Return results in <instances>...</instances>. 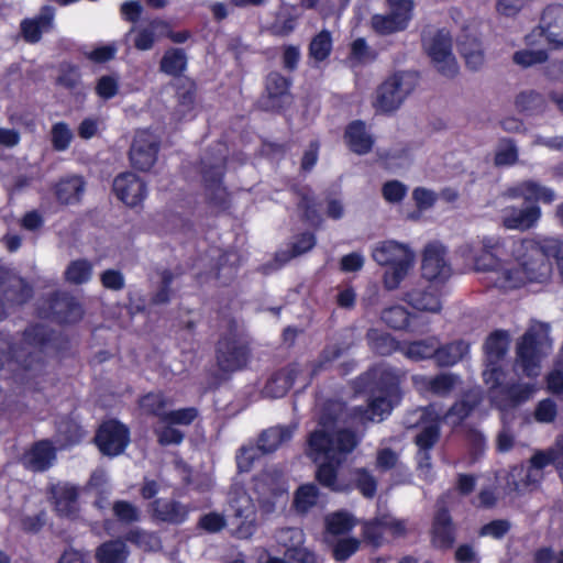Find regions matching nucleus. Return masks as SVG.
I'll return each instance as SVG.
<instances>
[{
	"label": "nucleus",
	"instance_id": "16",
	"mask_svg": "<svg viewBox=\"0 0 563 563\" xmlns=\"http://www.w3.org/2000/svg\"><path fill=\"white\" fill-rule=\"evenodd\" d=\"M115 196L126 206H139L146 197L145 183L133 173H123L113 181Z\"/></svg>",
	"mask_w": 563,
	"mask_h": 563
},
{
	"label": "nucleus",
	"instance_id": "24",
	"mask_svg": "<svg viewBox=\"0 0 563 563\" xmlns=\"http://www.w3.org/2000/svg\"><path fill=\"white\" fill-rule=\"evenodd\" d=\"M55 460V448L47 441H41L26 451L22 457L23 465L34 472L45 471Z\"/></svg>",
	"mask_w": 563,
	"mask_h": 563
},
{
	"label": "nucleus",
	"instance_id": "15",
	"mask_svg": "<svg viewBox=\"0 0 563 563\" xmlns=\"http://www.w3.org/2000/svg\"><path fill=\"white\" fill-rule=\"evenodd\" d=\"M48 495L54 510L60 517L75 518L77 516L79 490L76 486L63 482L51 484Z\"/></svg>",
	"mask_w": 563,
	"mask_h": 563
},
{
	"label": "nucleus",
	"instance_id": "22",
	"mask_svg": "<svg viewBox=\"0 0 563 563\" xmlns=\"http://www.w3.org/2000/svg\"><path fill=\"white\" fill-rule=\"evenodd\" d=\"M509 198H523L526 201L551 203L555 199V192L537 181L527 180L515 185L507 189L506 194Z\"/></svg>",
	"mask_w": 563,
	"mask_h": 563
},
{
	"label": "nucleus",
	"instance_id": "12",
	"mask_svg": "<svg viewBox=\"0 0 563 563\" xmlns=\"http://www.w3.org/2000/svg\"><path fill=\"white\" fill-rule=\"evenodd\" d=\"M276 542L284 549L285 555L296 563H317L314 553L303 547L305 534L298 528H285L279 530Z\"/></svg>",
	"mask_w": 563,
	"mask_h": 563
},
{
	"label": "nucleus",
	"instance_id": "34",
	"mask_svg": "<svg viewBox=\"0 0 563 563\" xmlns=\"http://www.w3.org/2000/svg\"><path fill=\"white\" fill-rule=\"evenodd\" d=\"M289 81L277 73L268 75L266 80V91L272 100L273 108H279L282 102L289 99L288 96Z\"/></svg>",
	"mask_w": 563,
	"mask_h": 563
},
{
	"label": "nucleus",
	"instance_id": "2",
	"mask_svg": "<svg viewBox=\"0 0 563 563\" xmlns=\"http://www.w3.org/2000/svg\"><path fill=\"white\" fill-rule=\"evenodd\" d=\"M355 435L349 431H330L325 424L313 431L308 439L307 454L319 464L318 481L335 492H344L349 484L338 478V467L356 446Z\"/></svg>",
	"mask_w": 563,
	"mask_h": 563
},
{
	"label": "nucleus",
	"instance_id": "11",
	"mask_svg": "<svg viewBox=\"0 0 563 563\" xmlns=\"http://www.w3.org/2000/svg\"><path fill=\"white\" fill-rule=\"evenodd\" d=\"M230 506L235 517L241 519L235 533L239 538H250L255 532V504L252 497L238 484L230 493Z\"/></svg>",
	"mask_w": 563,
	"mask_h": 563
},
{
	"label": "nucleus",
	"instance_id": "19",
	"mask_svg": "<svg viewBox=\"0 0 563 563\" xmlns=\"http://www.w3.org/2000/svg\"><path fill=\"white\" fill-rule=\"evenodd\" d=\"M249 353L245 345L236 339H224L219 342L218 364L224 372L242 368L247 362Z\"/></svg>",
	"mask_w": 563,
	"mask_h": 563
},
{
	"label": "nucleus",
	"instance_id": "43",
	"mask_svg": "<svg viewBox=\"0 0 563 563\" xmlns=\"http://www.w3.org/2000/svg\"><path fill=\"white\" fill-rule=\"evenodd\" d=\"M186 67V56L180 49H168L161 62V70L167 75L177 76Z\"/></svg>",
	"mask_w": 563,
	"mask_h": 563
},
{
	"label": "nucleus",
	"instance_id": "5",
	"mask_svg": "<svg viewBox=\"0 0 563 563\" xmlns=\"http://www.w3.org/2000/svg\"><path fill=\"white\" fill-rule=\"evenodd\" d=\"M549 327L544 323H534L522 336L517 346L516 368L521 369L528 377H536L541 369V360L551 347Z\"/></svg>",
	"mask_w": 563,
	"mask_h": 563
},
{
	"label": "nucleus",
	"instance_id": "21",
	"mask_svg": "<svg viewBox=\"0 0 563 563\" xmlns=\"http://www.w3.org/2000/svg\"><path fill=\"white\" fill-rule=\"evenodd\" d=\"M539 29L545 40L554 45H563V5H549L544 9Z\"/></svg>",
	"mask_w": 563,
	"mask_h": 563
},
{
	"label": "nucleus",
	"instance_id": "38",
	"mask_svg": "<svg viewBox=\"0 0 563 563\" xmlns=\"http://www.w3.org/2000/svg\"><path fill=\"white\" fill-rule=\"evenodd\" d=\"M93 265L87 260L71 261L65 269L66 282L74 285L88 283L92 277Z\"/></svg>",
	"mask_w": 563,
	"mask_h": 563
},
{
	"label": "nucleus",
	"instance_id": "55",
	"mask_svg": "<svg viewBox=\"0 0 563 563\" xmlns=\"http://www.w3.org/2000/svg\"><path fill=\"white\" fill-rule=\"evenodd\" d=\"M385 323L394 329H402L408 324L409 313L401 306L391 307L383 312Z\"/></svg>",
	"mask_w": 563,
	"mask_h": 563
},
{
	"label": "nucleus",
	"instance_id": "52",
	"mask_svg": "<svg viewBox=\"0 0 563 563\" xmlns=\"http://www.w3.org/2000/svg\"><path fill=\"white\" fill-rule=\"evenodd\" d=\"M119 91V77L114 75L101 76L96 84V93L103 100L113 98Z\"/></svg>",
	"mask_w": 563,
	"mask_h": 563
},
{
	"label": "nucleus",
	"instance_id": "13",
	"mask_svg": "<svg viewBox=\"0 0 563 563\" xmlns=\"http://www.w3.org/2000/svg\"><path fill=\"white\" fill-rule=\"evenodd\" d=\"M422 276L429 280H444L451 275L445 247L438 243H429L422 254Z\"/></svg>",
	"mask_w": 563,
	"mask_h": 563
},
{
	"label": "nucleus",
	"instance_id": "48",
	"mask_svg": "<svg viewBox=\"0 0 563 563\" xmlns=\"http://www.w3.org/2000/svg\"><path fill=\"white\" fill-rule=\"evenodd\" d=\"M155 433L163 445L179 444L184 439V433L170 422L164 421V417L158 420Z\"/></svg>",
	"mask_w": 563,
	"mask_h": 563
},
{
	"label": "nucleus",
	"instance_id": "18",
	"mask_svg": "<svg viewBox=\"0 0 563 563\" xmlns=\"http://www.w3.org/2000/svg\"><path fill=\"white\" fill-rule=\"evenodd\" d=\"M541 218V209L538 206L517 208L509 206L501 211V224L507 230L526 231L533 228Z\"/></svg>",
	"mask_w": 563,
	"mask_h": 563
},
{
	"label": "nucleus",
	"instance_id": "40",
	"mask_svg": "<svg viewBox=\"0 0 563 563\" xmlns=\"http://www.w3.org/2000/svg\"><path fill=\"white\" fill-rule=\"evenodd\" d=\"M468 353V344L459 341L440 347L438 344L437 362L441 366H451L461 361Z\"/></svg>",
	"mask_w": 563,
	"mask_h": 563
},
{
	"label": "nucleus",
	"instance_id": "49",
	"mask_svg": "<svg viewBox=\"0 0 563 563\" xmlns=\"http://www.w3.org/2000/svg\"><path fill=\"white\" fill-rule=\"evenodd\" d=\"M461 53L465 58L467 66L472 69H478L484 64V54L479 42L473 38L470 43H460Z\"/></svg>",
	"mask_w": 563,
	"mask_h": 563
},
{
	"label": "nucleus",
	"instance_id": "25",
	"mask_svg": "<svg viewBox=\"0 0 563 563\" xmlns=\"http://www.w3.org/2000/svg\"><path fill=\"white\" fill-rule=\"evenodd\" d=\"M151 511L156 519L177 525L187 519L190 508L179 501L156 499L151 505Z\"/></svg>",
	"mask_w": 563,
	"mask_h": 563
},
{
	"label": "nucleus",
	"instance_id": "50",
	"mask_svg": "<svg viewBox=\"0 0 563 563\" xmlns=\"http://www.w3.org/2000/svg\"><path fill=\"white\" fill-rule=\"evenodd\" d=\"M385 532L387 531L386 527L382 525V517L365 522L363 528L364 540L376 548L384 543Z\"/></svg>",
	"mask_w": 563,
	"mask_h": 563
},
{
	"label": "nucleus",
	"instance_id": "28",
	"mask_svg": "<svg viewBox=\"0 0 563 563\" xmlns=\"http://www.w3.org/2000/svg\"><path fill=\"white\" fill-rule=\"evenodd\" d=\"M415 386L420 390H431L438 395H446L460 385V379L453 374H441L434 378L415 376Z\"/></svg>",
	"mask_w": 563,
	"mask_h": 563
},
{
	"label": "nucleus",
	"instance_id": "57",
	"mask_svg": "<svg viewBox=\"0 0 563 563\" xmlns=\"http://www.w3.org/2000/svg\"><path fill=\"white\" fill-rule=\"evenodd\" d=\"M197 409L194 407H189L166 412L163 417L164 421L170 422L176 427L190 424L197 418Z\"/></svg>",
	"mask_w": 563,
	"mask_h": 563
},
{
	"label": "nucleus",
	"instance_id": "33",
	"mask_svg": "<svg viewBox=\"0 0 563 563\" xmlns=\"http://www.w3.org/2000/svg\"><path fill=\"white\" fill-rule=\"evenodd\" d=\"M4 275L5 273L0 269V287L4 289L8 300L21 303L31 296V288L22 279L15 276L4 279Z\"/></svg>",
	"mask_w": 563,
	"mask_h": 563
},
{
	"label": "nucleus",
	"instance_id": "6",
	"mask_svg": "<svg viewBox=\"0 0 563 563\" xmlns=\"http://www.w3.org/2000/svg\"><path fill=\"white\" fill-rule=\"evenodd\" d=\"M419 85L415 71H397L389 75L376 89L372 106L377 112L391 113L398 110Z\"/></svg>",
	"mask_w": 563,
	"mask_h": 563
},
{
	"label": "nucleus",
	"instance_id": "4",
	"mask_svg": "<svg viewBox=\"0 0 563 563\" xmlns=\"http://www.w3.org/2000/svg\"><path fill=\"white\" fill-rule=\"evenodd\" d=\"M373 260L380 266H386L383 275L384 287L397 289L415 266L416 255L406 244L394 240L376 243L372 249Z\"/></svg>",
	"mask_w": 563,
	"mask_h": 563
},
{
	"label": "nucleus",
	"instance_id": "35",
	"mask_svg": "<svg viewBox=\"0 0 563 563\" xmlns=\"http://www.w3.org/2000/svg\"><path fill=\"white\" fill-rule=\"evenodd\" d=\"M295 380V369L282 371L275 374L265 385L264 394L267 397L279 398L286 395Z\"/></svg>",
	"mask_w": 563,
	"mask_h": 563
},
{
	"label": "nucleus",
	"instance_id": "58",
	"mask_svg": "<svg viewBox=\"0 0 563 563\" xmlns=\"http://www.w3.org/2000/svg\"><path fill=\"white\" fill-rule=\"evenodd\" d=\"M407 187L398 180H389L383 185L382 195L389 203L400 202L407 195Z\"/></svg>",
	"mask_w": 563,
	"mask_h": 563
},
{
	"label": "nucleus",
	"instance_id": "32",
	"mask_svg": "<svg viewBox=\"0 0 563 563\" xmlns=\"http://www.w3.org/2000/svg\"><path fill=\"white\" fill-rule=\"evenodd\" d=\"M408 23L404 15L393 12L376 14L372 18L373 30L383 35L400 32L408 26Z\"/></svg>",
	"mask_w": 563,
	"mask_h": 563
},
{
	"label": "nucleus",
	"instance_id": "56",
	"mask_svg": "<svg viewBox=\"0 0 563 563\" xmlns=\"http://www.w3.org/2000/svg\"><path fill=\"white\" fill-rule=\"evenodd\" d=\"M54 309L62 322H75L82 316L81 307L74 301L56 302Z\"/></svg>",
	"mask_w": 563,
	"mask_h": 563
},
{
	"label": "nucleus",
	"instance_id": "10",
	"mask_svg": "<svg viewBox=\"0 0 563 563\" xmlns=\"http://www.w3.org/2000/svg\"><path fill=\"white\" fill-rule=\"evenodd\" d=\"M100 452L108 456H117L124 452L130 443L129 429L117 420L102 423L95 438Z\"/></svg>",
	"mask_w": 563,
	"mask_h": 563
},
{
	"label": "nucleus",
	"instance_id": "26",
	"mask_svg": "<svg viewBox=\"0 0 563 563\" xmlns=\"http://www.w3.org/2000/svg\"><path fill=\"white\" fill-rule=\"evenodd\" d=\"M405 301L413 309L435 313L442 308L440 296L433 286L424 289H413L406 294Z\"/></svg>",
	"mask_w": 563,
	"mask_h": 563
},
{
	"label": "nucleus",
	"instance_id": "23",
	"mask_svg": "<svg viewBox=\"0 0 563 563\" xmlns=\"http://www.w3.org/2000/svg\"><path fill=\"white\" fill-rule=\"evenodd\" d=\"M54 10L49 7L42 9L38 15L24 19L21 22V34L29 43H36L41 40L42 34L48 32L53 27Z\"/></svg>",
	"mask_w": 563,
	"mask_h": 563
},
{
	"label": "nucleus",
	"instance_id": "63",
	"mask_svg": "<svg viewBox=\"0 0 563 563\" xmlns=\"http://www.w3.org/2000/svg\"><path fill=\"white\" fill-rule=\"evenodd\" d=\"M360 548V541L355 538H347L340 540L333 550L334 558L338 561H343L354 554Z\"/></svg>",
	"mask_w": 563,
	"mask_h": 563
},
{
	"label": "nucleus",
	"instance_id": "3",
	"mask_svg": "<svg viewBox=\"0 0 563 563\" xmlns=\"http://www.w3.org/2000/svg\"><path fill=\"white\" fill-rule=\"evenodd\" d=\"M508 346L509 338L504 331L494 332L485 343L486 367L483 377L490 390L492 401L500 410L527 401L537 390L536 384H511L506 379L499 361L506 354Z\"/></svg>",
	"mask_w": 563,
	"mask_h": 563
},
{
	"label": "nucleus",
	"instance_id": "37",
	"mask_svg": "<svg viewBox=\"0 0 563 563\" xmlns=\"http://www.w3.org/2000/svg\"><path fill=\"white\" fill-rule=\"evenodd\" d=\"M514 104L519 112L534 114L543 110L545 102L539 92L523 90L515 97Z\"/></svg>",
	"mask_w": 563,
	"mask_h": 563
},
{
	"label": "nucleus",
	"instance_id": "39",
	"mask_svg": "<svg viewBox=\"0 0 563 563\" xmlns=\"http://www.w3.org/2000/svg\"><path fill=\"white\" fill-rule=\"evenodd\" d=\"M126 556V547L119 540L103 543L96 553L98 563H124Z\"/></svg>",
	"mask_w": 563,
	"mask_h": 563
},
{
	"label": "nucleus",
	"instance_id": "62",
	"mask_svg": "<svg viewBox=\"0 0 563 563\" xmlns=\"http://www.w3.org/2000/svg\"><path fill=\"white\" fill-rule=\"evenodd\" d=\"M556 413V404L552 399H543L538 404L534 417L539 422L549 423L555 419Z\"/></svg>",
	"mask_w": 563,
	"mask_h": 563
},
{
	"label": "nucleus",
	"instance_id": "17",
	"mask_svg": "<svg viewBox=\"0 0 563 563\" xmlns=\"http://www.w3.org/2000/svg\"><path fill=\"white\" fill-rule=\"evenodd\" d=\"M562 455L556 448V443L553 448L548 451L537 452L530 460V465L527 467L517 468L512 476H526L525 484H520V486H527L529 484H539L542 478V468L549 464L554 463L556 467L559 466V461H561Z\"/></svg>",
	"mask_w": 563,
	"mask_h": 563
},
{
	"label": "nucleus",
	"instance_id": "60",
	"mask_svg": "<svg viewBox=\"0 0 563 563\" xmlns=\"http://www.w3.org/2000/svg\"><path fill=\"white\" fill-rule=\"evenodd\" d=\"M261 452L262 450L258 445H250L242 448L239 454L236 455L238 468L241 472L250 471L253 462L260 457Z\"/></svg>",
	"mask_w": 563,
	"mask_h": 563
},
{
	"label": "nucleus",
	"instance_id": "53",
	"mask_svg": "<svg viewBox=\"0 0 563 563\" xmlns=\"http://www.w3.org/2000/svg\"><path fill=\"white\" fill-rule=\"evenodd\" d=\"M518 158V150L511 140H503L496 150L495 163L497 165H511Z\"/></svg>",
	"mask_w": 563,
	"mask_h": 563
},
{
	"label": "nucleus",
	"instance_id": "61",
	"mask_svg": "<svg viewBox=\"0 0 563 563\" xmlns=\"http://www.w3.org/2000/svg\"><path fill=\"white\" fill-rule=\"evenodd\" d=\"M532 0H497L496 10L500 15L514 18Z\"/></svg>",
	"mask_w": 563,
	"mask_h": 563
},
{
	"label": "nucleus",
	"instance_id": "42",
	"mask_svg": "<svg viewBox=\"0 0 563 563\" xmlns=\"http://www.w3.org/2000/svg\"><path fill=\"white\" fill-rule=\"evenodd\" d=\"M332 51V36L327 30L318 33L310 43L309 53L316 62L324 60Z\"/></svg>",
	"mask_w": 563,
	"mask_h": 563
},
{
	"label": "nucleus",
	"instance_id": "31",
	"mask_svg": "<svg viewBox=\"0 0 563 563\" xmlns=\"http://www.w3.org/2000/svg\"><path fill=\"white\" fill-rule=\"evenodd\" d=\"M84 192V181L80 177L70 176L60 179L55 186L57 200L64 205H71L79 201Z\"/></svg>",
	"mask_w": 563,
	"mask_h": 563
},
{
	"label": "nucleus",
	"instance_id": "29",
	"mask_svg": "<svg viewBox=\"0 0 563 563\" xmlns=\"http://www.w3.org/2000/svg\"><path fill=\"white\" fill-rule=\"evenodd\" d=\"M432 542L435 547L446 549L454 542V527L446 511L441 510L435 515Z\"/></svg>",
	"mask_w": 563,
	"mask_h": 563
},
{
	"label": "nucleus",
	"instance_id": "46",
	"mask_svg": "<svg viewBox=\"0 0 563 563\" xmlns=\"http://www.w3.org/2000/svg\"><path fill=\"white\" fill-rule=\"evenodd\" d=\"M318 488L312 484L300 486L295 495L294 505L297 511L306 512L317 504Z\"/></svg>",
	"mask_w": 563,
	"mask_h": 563
},
{
	"label": "nucleus",
	"instance_id": "27",
	"mask_svg": "<svg viewBox=\"0 0 563 563\" xmlns=\"http://www.w3.org/2000/svg\"><path fill=\"white\" fill-rule=\"evenodd\" d=\"M344 139L350 150L360 155L368 153L374 144L372 134L362 121L350 123L346 126Z\"/></svg>",
	"mask_w": 563,
	"mask_h": 563
},
{
	"label": "nucleus",
	"instance_id": "64",
	"mask_svg": "<svg viewBox=\"0 0 563 563\" xmlns=\"http://www.w3.org/2000/svg\"><path fill=\"white\" fill-rule=\"evenodd\" d=\"M356 486L365 497H373L376 492V481L365 470H357L354 474Z\"/></svg>",
	"mask_w": 563,
	"mask_h": 563
},
{
	"label": "nucleus",
	"instance_id": "47",
	"mask_svg": "<svg viewBox=\"0 0 563 563\" xmlns=\"http://www.w3.org/2000/svg\"><path fill=\"white\" fill-rule=\"evenodd\" d=\"M368 340L372 349L382 355L390 354L401 346L389 334L377 330L368 332Z\"/></svg>",
	"mask_w": 563,
	"mask_h": 563
},
{
	"label": "nucleus",
	"instance_id": "45",
	"mask_svg": "<svg viewBox=\"0 0 563 563\" xmlns=\"http://www.w3.org/2000/svg\"><path fill=\"white\" fill-rule=\"evenodd\" d=\"M325 526L329 533L339 536L349 532L355 526V520L350 514L338 511L327 517Z\"/></svg>",
	"mask_w": 563,
	"mask_h": 563
},
{
	"label": "nucleus",
	"instance_id": "59",
	"mask_svg": "<svg viewBox=\"0 0 563 563\" xmlns=\"http://www.w3.org/2000/svg\"><path fill=\"white\" fill-rule=\"evenodd\" d=\"M130 540L136 543L141 549L145 551H156L161 549L159 538L153 533L144 531H133L130 534Z\"/></svg>",
	"mask_w": 563,
	"mask_h": 563
},
{
	"label": "nucleus",
	"instance_id": "14",
	"mask_svg": "<svg viewBox=\"0 0 563 563\" xmlns=\"http://www.w3.org/2000/svg\"><path fill=\"white\" fill-rule=\"evenodd\" d=\"M415 415L417 422H410V426L418 427L419 432L416 435V444L420 451H427L434 445L439 439V423L441 415L433 406L418 409Z\"/></svg>",
	"mask_w": 563,
	"mask_h": 563
},
{
	"label": "nucleus",
	"instance_id": "36",
	"mask_svg": "<svg viewBox=\"0 0 563 563\" xmlns=\"http://www.w3.org/2000/svg\"><path fill=\"white\" fill-rule=\"evenodd\" d=\"M292 430L288 427L271 428L261 435L258 446L263 453H269L290 440Z\"/></svg>",
	"mask_w": 563,
	"mask_h": 563
},
{
	"label": "nucleus",
	"instance_id": "51",
	"mask_svg": "<svg viewBox=\"0 0 563 563\" xmlns=\"http://www.w3.org/2000/svg\"><path fill=\"white\" fill-rule=\"evenodd\" d=\"M166 404V399L159 393H150L140 400V406L145 412L155 415L159 419L166 413L164 411Z\"/></svg>",
	"mask_w": 563,
	"mask_h": 563
},
{
	"label": "nucleus",
	"instance_id": "9",
	"mask_svg": "<svg viewBox=\"0 0 563 563\" xmlns=\"http://www.w3.org/2000/svg\"><path fill=\"white\" fill-rule=\"evenodd\" d=\"M400 400V391L395 377L374 391L368 407L361 412L362 421H382L390 415Z\"/></svg>",
	"mask_w": 563,
	"mask_h": 563
},
{
	"label": "nucleus",
	"instance_id": "54",
	"mask_svg": "<svg viewBox=\"0 0 563 563\" xmlns=\"http://www.w3.org/2000/svg\"><path fill=\"white\" fill-rule=\"evenodd\" d=\"M547 59V53L542 49H521L514 54L515 64L522 67H530L541 64Z\"/></svg>",
	"mask_w": 563,
	"mask_h": 563
},
{
	"label": "nucleus",
	"instance_id": "20",
	"mask_svg": "<svg viewBox=\"0 0 563 563\" xmlns=\"http://www.w3.org/2000/svg\"><path fill=\"white\" fill-rule=\"evenodd\" d=\"M169 25L163 20H153L146 25H139L131 29L134 46L140 51H148L154 43L162 37L169 35Z\"/></svg>",
	"mask_w": 563,
	"mask_h": 563
},
{
	"label": "nucleus",
	"instance_id": "1",
	"mask_svg": "<svg viewBox=\"0 0 563 563\" xmlns=\"http://www.w3.org/2000/svg\"><path fill=\"white\" fill-rule=\"evenodd\" d=\"M505 245L497 235L478 236L462 244L459 256L476 272H488L495 287L503 290L545 284L552 275L550 257H555L563 282V244L555 239H518L510 241L505 256L496 251Z\"/></svg>",
	"mask_w": 563,
	"mask_h": 563
},
{
	"label": "nucleus",
	"instance_id": "8",
	"mask_svg": "<svg viewBox=\"0 0 563 563\" xmlns=\"http://www.w3.org/2000/svg\"><path fill=\"white\" fill-rule=\"evenodd\" d=\"M158 148L157 135L148 130L136 131L129 155L131 165L141 172L150 170L156 163Z\"/></svg>",
	"mask_w": 563,
	"mask_h": 563
},
{
	"label": "nucleus",
	"instance_id": "41",
	"mask_svg": "<svg viewBox=\"0 0 563 563\" xmlns=\"http://www.w3.org/2000/svg\"><path fill=\"white\" fill-rule=\"evenodd\" d=\"M49 135L52 146L57 152L67 151L74 140V132L66 122L54 123Z\"/></svg>",
	"mask_w": 563,
	"mask_h": 563
},
{
	"label": "nucleus",
	"instance_id": "7",
	"mask_svg": "<svg viewBox=\"0 0 563 563\" xmlns=\"http://www.w3.org/2000/svg\"><path fill=\"white\" fill-rule=\"evenodd\" d=\"M423 47L435 68L445 76L457 73L459 66L452 53V38L444 30L432 31L424 35Z\"/></svg>",
	"mask_w": 563,
	"mask_h": 563
},
{
	"label": "nucleus",
	"instance_id": "30",
	"mask_svg": "<svg viewBox=\"0 0 563 563\" xmlns=\"http://www.w3.org/2000/svg\"><path fill=\"white\" fill-rule=\"evenodd\" d=\"M399 350L407 358L416 362L431 357L437 358L438 339L428 338L424 340L404 343Z\"/></svg>",
	"mask_w": 563,
	"mask_h": 563
},
{
	"label": "nucleus",
	"instance_id": "44",
	"mask_svg": "<svg viewBox=\"0 0 563 563\" xmlns=\"http://www.w3.org/2000/svg\"><path fill=\"white\" fill-rule=\"evenodd\" d=\"M467 400L456 402L451 410L445 415V421L452 426L459 424L464 418L468 416L471 410L477 404V393H471L466 396Z\"/></svg>",
	"mask_w": 563,
	"mask_h": 563
}]
</instances>
